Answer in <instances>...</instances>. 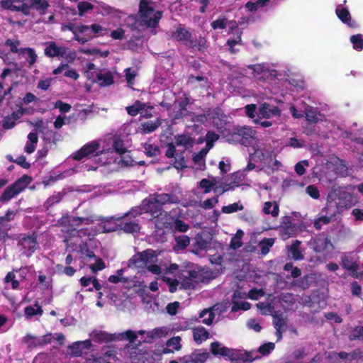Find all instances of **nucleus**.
<instances>
[{"label": "nucleus", "mask_w": 363, "mask_h": 363, "mask_svg": "<svg viewBox=\"0 0 363 363\" xmlns=\"http://www.w3.org/2000/svg\"><path fill=\"white\" fill-rule=\"evenodd\" d=\"M171 38L190 50H197L203 53L208 48L207 40L205 37L199 36L198 39L194 38L192 33L186 28V26L179 23L171 31Z\"/></svg>", "instance_id": "f257e3e1"}, {"label": "nucleus", "mask_w": 363, "mask_h": 363, "mask_svg": "<svg viewBox=\"0 0 363 363\" xmlns=\"http://www.w3.org/2000/svg\"><path fill=\"white\" fill-rule=\"evenodd\" d=\"M151 0H140L139 3V16L143 21L145 22L148 27L156 28L162 16V11H157L152 18L150 16L154 12L155 9Z\"/></svg>", "instance_id": "f03ea898"}, {"label": "nucleus", "mask_w": 363, "mask_h": 363, "mask_svg": "<svg viewBox=\"0 0 363 363\" xmlns=\"http://www.w3.org/2000/svg\"><path fill=\"white\" fill-rule=\"evenodd\" d=\"M31 177L24 174L12 184L7 186L0 196L1 202H7L23 191L31 182Z\"/></svg>", "instance_id": "7ed1b4c3"}, {"label": "nucleus", "mask_w": 363, "mask_h": 363, "mask_svg": "<svg viewBox=\"0 0 363 363\" xmlns=\"http://www.w3.org/2000/svg\"><path fill=\"white\" fill-rule=\"evenodd\" d=\"M101 144L98 140H92L84 144L79 150L72 155V158L76 161H81L84 158H91L101 155L99 150Z\"/></svg>", "instance_id": "20e7f679"}, {"label": "nucleus", "mask_w": 363, "mask_h": 363, "mask_svg": "<svg viewBox=\"0 0 363 363\" xmlns=\"http://www.w3.org/2000/svg\"><path fill=\"white\" fill-rule=\"evenodd\" d=\"M156 257L152 249H147L135 253L128 261V267L143 268Z\"/></svg>", "instance_id": "39448f33"}, {"label": "nucleus", "mask_w": 363, "mask_h": 363, "mask_svg": "<svg viewBox=\"0 0 363 363\" xmlns=\"http://www.w3.org/2000/svg\"><path fill=\"white\" fill-rule=\"evenodd\" d=\"M190 104V99L186 94H184L182 97L175 101L172 110L173 118L174 120L183 119L191 113L188 111L187 106Z\"/></svg>", "instance_id": "423d86ee"}, {"label": "nucleus", "mask_w": 363, "mask_h": 363, "mask_svg": "<svg viewBox=\"0 0 363 363\" xmlns=\"http://www.w3.org/2000/svg\"><path fill=\"white\" fill-rule=\"evenodd\" d=\"M0 4L5 10L21 11L26 16L30 13L28 0H2Z\"/></svg>", "instance_id": "0eeeda50"}, {"label": "nucleus", "mask_w": 363, "mask_h": 363, "mask_svg": "<svg viewBox=\"0 0 363 363\" xmlns=\"http://www.w3.org/2000/svg\"><path fill=\"white\" fill-rule=\"evenodd\" d=\"M18 238V245L27 250L28 256L31 255L38 247V235L35 232H32L30 234L21 233Z\"/></svg>", "instance_id": "6e6552de"}, {"label": "nucleus", "mask_w": 363, "mask_h": 363, "mask_svg": "<svg viewBox=\"0 0 363 363\" xmlns=\"http://www.w3.org/2000/svg\"><path fill=\"white\" fill-rule=\"evenodd\" d=\"M151 220L154 222L156 228L159 230L171 228L174 221L170 213L163 210L157 215L154 216Z\"/></svg>", "instance_id": "1a4fd4ad"}, {"label": "nucleus", "mask_w": 363, "mask_h": 363, "mask_svg": "<svg viewBox=\"0 0 363 363\" xmlns=\"http://www.w3.org/2000/svg\"><path fill=\"white\" fill-rule=\"evenodd\" d=\"M256 131L250 127H240L237 128L235 136L242 145L245 146L250 145L255 138Z\"/></svg>", "instance_id": "9d476101"}, {"label": "nucleus", "mask_w": 363, "mask_h": 363, "mask_svg": "<svg viewBox=\"0 0 363 363\" xmlns=\"http://www.w3.org/2000/svg\"><path fill=\"white\" fill-rule=\"evenodd\" d=\"M142 208L145 213L151 214L152 218L163 210L153 195L143 200Z\"/></svg>", "instance_id": "9b49d317"}, {"label": "nucleus", "mask_w": 363, "mask_h": 363, "mask_svg": "<svg viewBox=\"0 0 363 363\" xmlns=\"http://www.w3.org/2000/svg\"><path fill=\"white\" fill-rule=\"evenodd\" d=\"M79 217L66 215L60 219L59 223L61 226L66 228L67 233L71 234L77 231V228L81 225Z\"/></svg>", "instance_id": "f8f14e48"}, {"label": "nucleus", "mask_w": 363, "mask_h": 363, "mask_svg": "<svg viewBox=\"0 0 363 363\" xmlns=\"http://www.w3.org/2000/svg\"><path fill=\"white\" fill-rule=\"evenodd\" d=\"M335 13L338 18L350 28H357V23L354 20L352 19V16L349 10L343 7L342 5H337L335 9Z\"/></svg>", "instance_id": "ddd939ff"}, {"label": "nucleus", "mask_w": 363, "mask_h": 363, "mask_svg": "<svg viewBox=\"0 0 363 363\" xmlns=\"http://www.w3.org/2000/svg\"><path fill=\"white\" fill-rule=\"evenodd\" d=\"M328 209L329 205L327 204L321 209L322 215L314 220L313 226L317 230H320L323 225H328L335 219V213L328 214Z\"/></svg>", "instance_id": "4468645a"}, {"label": "nucleus", "mask_w": 363, "mask_h": 363, "mask_svg": "<svg viewBox=\"0 0 363 363\" xmlns=\"http://www.w3.org/2000/svg\"><path fill=\"white\" fill-rule=\"evenodd\" d=\"M228 359L231 363H250L254 360L250 352H241L235 349H231Z\"/></svg>", "instance_id": "2eb2a0df"}, {"label": "nucleus", "mask_w": 363, "mask_h": 363, "mask_svg": "<svg viewBox=\"0 0 363 363\" xmlns=\"http://www.w3.org/2000/svg\"><path fill=\"white\" fill-rule=\"evenodd\" d=\"M341 265L342 267L349 271L352 277L355 279L360 278V274H358L357 269L359 265L357 262L354 261L351 257L343 255L341 257Z\"/></svg>", "instance_id": "dca6fc26"}, {"label": "nucleus", "mask_w": 363, "mask_h": 363, "mask_svg": "<svg viewBox=\"0 0 363 363\" xmlns=\"http://www.w3.org/2000/svg\"><path fill=\"white\" fill-rule=\"evenodd\" d=\"M259 116L263 118H269L272 116H279L281 110L277 106L264 103L259 107Z\"/></svg>", "instance_id": "f3484780"}, {"label": "nucleus", "mask_w": 363, "mask_h": 363, "mask_svg": "<svg viewBox=\"0 0 363 363\" xmlns=\"http://www.w3.org/2000/svg\"><path fill=\"white\" fill-rule=\"evenodd\" d=\"M152 195L157 199V201H158L159 204L162 208L165 204H177L179 203V199L178 196L173 193H155Z\"/></svg>", "instance_id": "a211bd4d"}, {"label": "nucleus", "mask_w": 363, "mask_h": 363, "mask_svg": "<svg viewBox=\"0 0 363 363\" xmlns=\"http://www.w3.org/2000/svg\"><path fill=\"white\" fill-rule=\"evenodd\" d=\"M231 349L223 345L219 342H213L210 345V351L215 357H222L228 359Z\"/></svg>", "instance_id": "6ab92c4d"}, {"label": "nucleus", "mask_w": 363, "mask_h": 363, "mask_svg": "<svg viewBox=\"0 0 363 363\" xmlns=\"http://www.w3.org/2000/svg\"><path fill=\"white\" fill-rule=\"evenodd\" d=\"M120 221L121 223L118 224V228L125 233H139L141 229V226L138 220L132 221H123V220H121Z\"/></svg>", "instance_id": "aec40b11"}, {"label": "nucleus", "mask_w": 363, "mask_h": 363, "mask_svg": "<svg viewBox=\"0 0 363 363\" xmlns=\"http://www.w3.org/2000/svg\"><path fill=\"white\" fill-rule=\"evenodd\" d=\"M93 340L98 343L110 342L115 340H119L116 334H110L105 331H96L93 333Z\"/></svg>", "instance_id": "412c9836"}, {"label": "nucleus", "mask_w": 363, "mask_h": 363, "mask_svg": "<svg viewBox=\"0 0 363 363\" xmlns=\"http://www.w3.org/2000/svg\"><path fill=\"white\" fill-rule=\"evenodd\" d=\"M313 242V250L316 252H322L327 250L329 245L332 246L329 235L322 237L321 235L315 238Z\"/></svg>", "instance_id": "4be33fe9"}, {"label": "nucleus", "mask_w": 363, "mask_h": 363, "mask_svg": "<svg viewBox=\"0 0 363 363\" xmlns=\"http://www.w3.org/2000/svg\"><path fill=\"white\" fill-rule=\"evenodd\" d=\"M94 81L97 82L101 86H111L114 83V78L112 73L107 71L104 73L99 72L96 75V79Z\"/></svg>", "instance_id": "5701e85b"}, {"label": "nucleus", "mask_w": 363, "mask_h": 363, "mask_svg": "<svg viewBox=\"0 0 363 363\" xmlns=\"http://www.w3.org/2000/svg\"><path fill=\"white\" fill-rule=\"evenodd\" d=\"M186 274L185 275L186 277L192 279L196 283H207L211 279V277L207 274V273H200L196 270H188L186 272Z\"/></svg>", "instance_id": "b1692460"}, {"label": "nucleus", "mask_w": 363, "mask_h": 363, "mask_svg": "<svg viewBox=\"0 0 363 363\" xmlns=\"http://www.w3.org/2000/svg\"><path fill=\"white\" fill-rule=\"evenodd\" d=\"M193 337L197 344H201L209 337L208 331L203 326L193 328Z\"/></svg>", "instance_id": "393cba45"}, {"label": "nucleus", "mask_w": 363, "mask_h": 363, "mask_svg": "<svg viewBox=\"0 0 363 363\" xmlns=\"http://www.w3.org/2000/svg\"><path fill=\"white\" fill-rule=\"evenodd\" d=\"M208 358L206 353H192L183 357L182 363H204Z\"/></svg>", "instance_id": "a878e982"}, {"label": "nucleus", "mask_w": 363, "mask_h": 363, "mask_svg": "<svg viewBox=\"0 0 363 363\" xmlns=\"http://www.w3.org/2000/svg\"><path fill=\"white\" fill-rule=\"evenodd\" d=\"M161 125L160 119H156L155 121H147L141 123L140 125V133L143 134H148L154 132Z\"/></svg>", "instance_id": "bb28decb"}, {"label": "nucleus", "mask_w": 363, "mask_h": 363, "mask_svg": "<svg viewBox=\"0 0 363 363\" xmlns=\"http://www.w3.org/2000/svg\"><path fill=\"white\" fill-rule=\"evenodd\" d=\"M22 342L27 346L28 349L40 347V337L27 334L22 338Z\"/></svg>", "instance_id": "cd10ccee"}, {"label": "nucleus", "mask_w": 363, "mask_h": 363, "mask_svg": "<svg viewBox=\"0 0 363 363\" xmlns=\"http://www.w3.org/2000/svg\"><path fill=\"white\" fill-rule=\"evenodd\" d=\"M62 30H69L73 34L74 36L75 35V33H84L89 30V26L86 25H80L79 26H77L74 23H68L66 24H63L62 26Z\"/></svg>", "instance_id": "c85d7f7f"}, {"label": "nucleus", "mask_w": 363, "mask_h": 363, "mask_svg": "<svg viewBox=\"0 0 363 363\" xmlns=\"http://www.w3.org/2000/svg\"><path fill=\"white\" fill-rule=\"evenodd\" d=\"M143 212L144 211L143 210L142 206L140 207L135 206V207L131 208L130 209V211L125 213L123 216H119V217H113L112 218L116 220V221H119L121 220H124L128 217L136 218L138 216H141Z\"/></svg>", "instance_id": "c756f323"}, {"label": "nucleus", "mask_w": 363, "mask_h": 363, "mask_svg": "<svg viewBox=\"0 0 363 363\" xmlns=\"http://www.w3.org/2000/svg\"><path fill=\"white\" fill-rule=\"evenodd\" d=\"M270 0L249 1L245 4L246 9L250 12H256L258 9L265 7Z\"/></svg>", "instance_id": "7c9ffc66"}, {"label": "nucleus", "mask_w": 363, "mask_h": 363, "mask_svg": "<svg viewBox=\"0 0 363 363\" xmlns=\"http://www.w3.org/2000/svg\"><path fill=\"white\" fill-rule=\"evenodd\" d=\"M30 9H35L41 14H44L49 6L46 0H28Z\"/></svg>", "instance_id": "2f4dec72"}, {"label": "nucleus", "mask_w": 363, "mask_h": 363, "mask_svg": "<svg viewBox=\"0 0 363 363\" xmlns=\"http://www.w3.org/2000/svg\"><path fill=\"white\" fill-rule=\"evenodd\" d=\"M145 107V104L139 100H136L133 105L126 107V111L130 116H136L138 113H141Z\"/></svg>", "instance_id": "473e14b6"}, {"label": "nucleus", "mask_w": 363, "mask_h": 363, "mask_svg": "<svg viewBox=\"0 0 363 363\" xmlns=\"http://www.w3.org/2000/svg\"><path fill=\"white\" fill-rule=\"evenodd\" d=\"M44 53L47 57H55L59 56V46L54 41L46 42Z\"/></svg>", "instance_id": "72a5a7b5"}, {"label": "nucleus", "mask_w": 363, "mask_h": 363, "mask_svg": "<svg viewBox=\"0 0 363 363\" xmlns=\"http://www.w3.org/2000/svg\"><path fill=\"white\" fill-rule=\"evenodd\" d=\"M206 315H208V318L202 319V323L207 325H211L216 316L213 308H205L199 313V318H204Z\"/></svg>", "instance_id": "f704fd0d"}, {"label": "nucleus", "mask_w": 363, "mask_h": 363, "mask_svg": "<svg viewBox=\"0 0 363 363\" xmlns=\"http://www.w3.org/2000/svg\"><path fill=\"white\" fill-rule=\"evenodd\" d=\"M275 239L274 238H264L259 241L258 245L260 247L261 253L266 255L269 253L270 248L274 245Z\"/></svg>", "instance_id": "c9c22d12"}, {"label": "nucleus", "mask_w": 363, "mask_h": 363, "mask_svg": "<svg viewBox=\"0 0 363 363\" xmlns=\"http://www.w3.org/2000/svg\"><path fill=\"white\" fill-rule=\"evenodd\" d=\"M175 139V143L178 146H192L194 143V140L191 136L185 134L178 135L177 136H176Z\"/></svg>", "instance_id": "e433bc0d"}, {"label": "nucleus", "mask_w": 363, "mask_h": 363, "mask_svg": "<svg viewBox=\"0 0 363 363\" xmlns=\"http://www.w3.org/2000/svg\"><path fill=\"white\" fill-rule=\"evenodd\" d=\"M36 308L32 306H28L24 308V313L28 318H31L34 315H41L43 313V308L38 303L35 304Z\"/></svg>", "instance_id": "4c0bfd02"}, {"label": "nucleus", "mask_w": 363, "mask_h": 363, "mask_svg": "<svg viewBox=\"0 0 363 363\" xmlns=\"http://www.w3.org/2000/svg\"><path fill=\"white\" fill-rule=\"evenodd\" d=\"M273 325L275 329H281L286 325V321L283 318V314L281 311H274L272 314Z\"/></svg>", "instance_id": "58836bf2"}, {"label": "nucleus", "mask_w": 363, "mask_h": 363, "mask_svg": "<svg viewBox=\"0 0 363 363\" xmlns=\"http://www.w3.org/2000/svg\"><path fill=\"white\" fill-rule=\"evenodd\" d=\"M18 118L16 113L13 112L11 116L4 117L3 119L2 126L4 129L9 130L13 128L16 125V120Z\"/></svg>", "instance_id": "ea45409f"}, {"label": "nucleus", "mask_w": 363, "mask_h": 363, "mask_svg": "<svg viewBox=\"0 0 363 363\" xmlns=\"http://www.w3.org/2000/svg\"><path fill=\"white\" fill-rule=\"evenodd\" d=\"M301 242L298 240H295L290 247V251L292 255V257L295 260H301L303 259V255H302L301 250H299V245Z\"/></svg>", "instance_id": "a19ab883"}, {"label": "nucleus", "mask_w": 363, "mask_h": 363, "mask_svg": "<svg viewBox=\"0 0 363 363\" xmlns=\"http://www.w3.org/2000/svg\"><path fill=\"white\" fill-rule=\"evenodd\" d=\"M350 42L353 48L356 50H363V35L360 33L353 35L350 37Z\"/></svg>", "instance_id": "79ce46f5"}, {"label": "nucleus", "mask_w": 363, "mask_h": 363, "mask_svg": "<svg viewBox=\"0 0 363 363\" xmlns=\"http://www.w3.org/2000/svg\"><path fill=\"white\" fill-rule=\"evenodd\" d=\"M228 24V19L225 16H220L218 19L211 23V26L213 30L225 29Z\"/></svg>", "instance_id": "37998d69"}, {"label": "nucleus", "mask_w": 363, "mask_h": 363, "mask_svg": "<svg viewBox=\"0 0 363 363\" xmlns=\"http://www.w3.org/2000/svg\"><path fill=\"white\" fill-rule=\"evenodd\" d=\"M117 337H119V340H128L130 343H134L138 338L137 334L133 330H126L124 333L118 334Z\"/></svg>", "instance_id": "c03bdc74"}, {"label": "nucleus", "mask_w": 363, "mask_h": 363, "mask_svg": "<svg viewBox=\"0 0 363 363\" xmlns=\"http://www.w3.org/2000/svg\"><path fill=\"white\" fill-rule=\"evenodd\" d=\"M272 206V203L270 201H267L264 203V206L263 208V212L265 214H271L273 217H277L279 215V206L275 203L273 207V210L271 211L270 208Z\"/></svg>", "instance_id": "a18cd8bd"}, {"label": "nucleus", "mask_w": 363, "mask_h": 363, "mask_svg": "<svg viewBox=\"0 0 363 363\" xmlns=\"http://www.w3.org/2000/svg\"><path fill=\"white\" fill-rule=\"evenodd\" d=\"M26 53L28 55V63L30 65H33L36 62L37 60V55L33 48H21V55Z\"/></svg>", "instance_id": "49530a36"}, {"label": "nucleus", "mask_w": 363, "mask_h": 363, "mask_svg": "<svg viewBox=\"0 0 363 363\" xmlns=\"http://www.w3.org/2000/svg\"><path fill=\"white\" fill-rule=\"evenodd\" d=\"M144 148L145 154L148 157H155L160 154V150L157 145L145 143Z\"/></svg>", "instance_id": "de8ad7c7"}, {"label": "nucleus", "mask_w": 363, "mask_h": 363, "mask_svg": "<svg viewBox=\"0 0 363 363\" xmlns=\"http://www.w3.org/2000/svg\"><path fill=\"white\" fill-rule=\"evenodd\" d=\"M177 247L180 250L186 248L190 244V238L187 235H179L175 238Z\"/></svg>", "instance_id": "09e8293b"}, {"label": "nucleus", "mask_w": 363, "mask_h": 363, "mask_svg": "<svg viewBox=\"0 0 363 363\" xmlns=\"http://www.w3.org/2000/svg\"><path fill=\"white\" fill-rule=\"evenodd\" d=\"M5 45L9 46L10 48V51L13 53H18L21 55V49H18V46L21 43L18 39H7L5 41Z\"/></svg>", "instance_id": "8fccbe9b"}, {"label": "nucleus", "mask_w": 363, "mask_h": 363, "mask_svg": "<svg viewBox=\"0 0 363 363\" xmlns=\"http://www.w3.org/2000/svg\"><path fill=\"white\" fill-rule=\"evenodd\" d=\"M349 340L351 341L356 340H363V325L357 326L350 334Z\"/></svg>", "instance_id": "3c124183"}, {"label": "nucleus", "mask_w": 363, "mask_h": 363, "mask_svg": "<svg viewBox=\"0 0 363 363\" xmlns=\"http://www.w3.org/2000/svg\"><path fill=\"white\" fill-rule=\"evenodd\" d=\"M113 147L118 155H123L127 152V148L125 147L123 141L119 138L114 139Z\"/></svg>", "instance_id": "603ef678"}, {"label": "nucleus", "mask_w": 363, "mask_h": 363, "mask_svg": "<svg viewBox=\"0 0 363 363\" xmlns=\"http://www.w3.org/2000/svg\"><path fill=\"white\" fill-rule=\"evenodd\" d=\"M181 340L182 339L179 336H174L167 341L166 345L168 347H172L176 351H179L182 347Z\"/></svg>", "instance_id": "864d4df0"}, {"label": "nucleus", "mask_w": 363, "mask_h": 363, "mask_svg": "<svg viewBox=\"0 0 363 363\" xmlns=\"http://www.w3.org/2000/svg\"><path fill=\"white\" fill-rule=\"evenodd\" d=\"M162 279L169 286V291L170 293L173 294L177 291V288L180 284L178 280L167 277H164Z\"/></svg>", "instance_id": "5fc2aeb1"}, {"label": "nucleus", "mask_w": 363, "mask_h": 363, "mask_svg": "<svg viewBox=\"0 0 363 363\" xmlns=\"http://www.w3.org/2000/svg\"><path fill=\"white\" fill-rule=\"evenodd\" d=\"M243 209L242 205H238V203H233L228 206H224L222 207V212L223 213H233L238 211H242Z\"/></svg>", "instance_id": "6e6d98bb"}, {"label": "nucleus", "mask_w": 363, "mask_h": 363, "mask_svg": "<svg viewBox=\"0 0 363 363\" xmlns=\"http://www.w3.org/2000/svg\"><path fill=\"white\" fill-rule=\"evenodd\" d=\"M77 8L79 10V15L83 16L86 12L92 10L94 9V5L88 1H81L78 4Z\"/></svg>", "instance_id": "4d7b16f0"}, {"label": "nucleus", "mask_w": 363, "mask_h": 363, "mask_svg": "<svg viewBox=\"0 0 363 363\" xmlns=\"http://www.w3.org/2000/svg\"><path fill=\"white\" fill-rule=\"evenodd\" d=\"M174 158V167L176 169H182L186 167L185 158L182 155V153L177 154Z\"/></svg>", "instance_id": "13d9d810"}, {"label": "nucleus", "mask_w": 363, "mask_h": 363, "mask_svg": "<svg viewBox=\"0 0 363 363\" xmlns=\"http://www.w3.org/2000/svg\"><path fill=\"white\" fill-rule=\"evenodd\" d=\"M196 245L199 250H207L211 245V240H206L198 235L196 238Z\"/></svg>", "instance_id": "bf43d9fd"}, {"label": "nucleus", "mask_w": 363, "mask_h": 363, "mask_svg": "<svg viewBox=\"0 0 363 363\" xmlns=\"http://www.w3.org/2000/svg\"><path fill=\"white\" fill-rule=\"evenodd\" d=\"M197 284H198L196 283L194 281L184 275V278L182 279V281L180 283V289H193L196 286Z\"/></svg>", "instance_id": "052dcab7"}, {"label": "nucleus", "mask_w": 363, "mask_h": 363, "mask_svg": "<svg viewBox=\"0 0 363 363\" xmlns=\"http://www.w3.org/2000/svg\"><path fill=\"white\" fill-rule=\"evenodd\" d=\"M275 348V344L274 342H267L262 345L259 347V352L262 355H268Z\"/></svg>", "instance_id": "680f3d73"}, {"label": "nucleus", "mask_w": 363, "mask_h": 363, "mask_svg": "<svg viewBox=\"0 0 363 363\" xmlns=\"http://www.w3.org/2000/svg\"><path fill=\"white\" fill-rule=\"evenodd\" d=\"M126 82L128 85L131 86L134 84L135 78L137 75L135 71L133 70L130 67L126 68L124 70Z\"/></svg>", "instance_id": "e2e57ef3"}, {"label": "nucleus", "mask_w": 363, "mask_h": 363, "mask_svg": "<svg viewBox=\"0 0 363 363\" xmlns=\"http://www.w3.org/2000/svg\"><path fill=\"white\" fill-rule=\"evenodd\" d=\"M189 228V225L183 220L177 218L174 220V230L178 232L185 233Z\"/></svg>", "instance_id": "0e129e2a"}, {"label": "nucleus", "mask_w": 363, "mask_h": 363, "mask_svg": "<svg viewBox=\"0 0 363 363\" xmlns=\"http://www.w3.org/2000/svg\"><path fill=\"white\" fill-rule=\"evenodd\" d=\"M69 349L74 357H81L83 354L84 350L79 342H76L70 345Z\"/></svg>", "instance_id": "69168bd1"}, {"label": "nucleus", "mask_w": 363, "mask_h": 363, "mask_svg": "<svg viewBox=\"0 0 363 363\" xmlns=\"http://www.w3.org/2000/svg\"><path fill=\"white\" fill-rule=\"evenodd\" d=\"M62 200V195L60 193H57L50 196L45 201V205L48 208L52 206L55 203H59Z\"/></svg>", "instance_id": "338daca9"}, {"label": "nucleus", "mask_w": 363, "mask_h": 363, "mask_svg": "<svg viewBox=\"0 0 363 363\" xmlns=\"http://www.w3.org/2000/svg\"><path fill=\"white\" fill-rule=\"evenodd\" d=\"M306 191L313 199H318L320 198V192L315 185L311 184L308 186Z\"/></svg>", "instance_id": "774afa93"}]
</instances>
